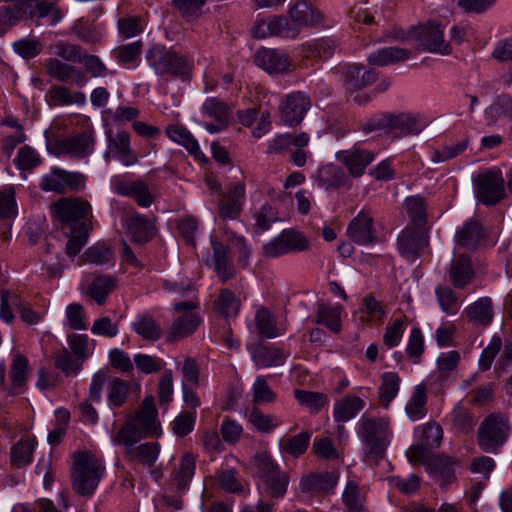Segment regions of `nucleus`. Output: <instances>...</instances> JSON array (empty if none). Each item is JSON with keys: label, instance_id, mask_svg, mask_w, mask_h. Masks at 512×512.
I'll list each match as a JSON object with an SVG mask.
<instances>
[{"label": "nucleus", "instance_id": "1", "mask_svg": "<svg viewBox=\"0 0 512 512\" xmlns=\"http://www.w3.org/2000/svg\"><path fill=\"white\" fill-rule=\"evenodd\" d=\"M51 209L68 238L66 253L75 257L86 245L92 231V206L80 198H61L53 203Z\"/></svg>", "mask_w": 512, "mask_h": 512}, {"label": "nucleus", "instance_id": "2", "mask_svg": "<svg viewBox=\"0 0 512 512\" xmlns=\"http://www.w3.org/2000/svg\"><path fill=\"white\" fill-rule=\"evenodd\" d=\"M104 472L103 461L89 451L74 454L72 481L74 490L90 497L96 490Z\"/></svg>", "mask_w": 512, "mask_h": 512}, {"label": "nucleus", "instance_id": "3", "mask_svg": "<svg viewBox=\"0 0 512 512\" xmlns=\"http://www.w3.org/2000/svg\"><path fill=\"white\" fill-rule=\"evenodd\" d=\"M511 430L509 417L503 412L487 415L479 425L477 443L486 453L496 454L506 443Z\"/></svg>", "mask_w": 512, "mask_h": 512}, {"label": "nucleus", "instance_id": "4", "mask_svg": "<svg viewBox=\"0 0 512 512\" xmlns=\"http://www.w3.org/2000/svg\"><path fill=\"white\" fill-rule=\"evenodd\" d=\"M357 433L371 454L383 457L392 436L388 418L363 415L357 423Z\"/></svg>", "mask_w": 512, "mask_h": 512}, {"label": "nucleus", "instance_id": "5", "mask_svg": "<svg viewBox=\"0 0 512 512\" xmlns=\"http://www.w3.org/2000/svg\"><path fill=\"white\" fill-rule=\"evenodd\" d=\"M445 25L439 20H429L413 28L412 33L423 49L440 55H449L452 52L451 44L444 39Z\"/></svg>", "mask_w": 512, "mask_h": 512}, {"label": "nucleus", "instance_id": "6", "mask_svg": "<svg viewBox=\"0 0 512 512\" xmlns=\"http://www.w3.org/2000/svg\"><path fill=\"white\" fill-rule=\"evenodd\" d=\"M252 33L256 38L281 37L295 39L301 31L292 18L287 15H272L266 19L256 20Z\"/></svg>", "mask_w": 512, "mask_h": 512}, {"label": "nucleus", "instance_id": "7", "mask_svg": "<svg viewBox=\"0 0 512 512\" xmlns=\"http://www.w3.org/2000/svg\"><path fill=\"white\" fill-rule=\"evenodd\" d=\"M309 248L306 237L293 229L283 230L279 235L263 245L266 257L277 258L291 252H301Z\"/></svg>", "mask_w": 512, "mask_h": 512}, {"label": "nucleus", "instance_id": "8", "mask_svg": "<svg viewBox=\"0 0 512 512\" xmlns=\"http://www.w3.org/2000/svg\"><path fill=\"white\" fill-rule=\"evenodd\" d=\"M201 114L210 121H203L201 126L210 134L224 131L232 119L229 105L216 97H208L201 106Z\"/></svg>", "mask_w": 512, "mask_h": 512}, {"label": "nucleus", "instance_id": "9", "mask_svg": "<svg viewBox=\"0 0 512 512\" xmlns=\"http://www.w3.org/2000/svg\"><path fill=\"white\" fill-rule=\"evenodd\" d=\"M346 233L358 245L367 246L376 243L378 238L371 210L361 209L350 221Z\"/></svg>", "mask_w": 512, "mask_h": 512}, {"label": "nucleus", "instance_id": "10", "mask_svg": "<svg viewBox=\"0 0 512 512\" xmlns=\"http://www.w3.org/2000/svg\"><path fill=\"white\" fill-rule=\"evenodd\" d=\"M428 246L429 236L422 228H407L398 236V250L411 263L421 257Z\"/></svg>", "mask_w": 512, "mask_h": 512}, {"label": "nucleus", "instance_id": "11", "mask_svg": "<svg viewBox=\"0 0 512 512\" xmlns=\"http://www.w3.org/2000/svg\"><path fill=\"white\" fill-rule=\"evenodd\" d=\"M0 36L25 18L34 17L35 0H0Z\"/></svg>", "mask_w": 512, "mask_h": 512}, {"label": "nucleus", "instance_id": "12", "mask_svg": "<svg viewBox=\"0 0 512 512\" xmlns=\"http://www.w3.org/2000/svg\"><path fill=\"white\" fill-rule=\"evenodd\" d=\"M311 107L309 97L300 91L289 93L279 106L280 118L285 125H299Z\"/></svg>", "mask_w": 512, "mask_h": 512}, {"label": "nucleus", "instance_id": "13", "mask_svg": "<svg viewBox=\"0 0 512 512\" xmlns=\"http://www.w3.org/2000/svg\"><path fill=\"white\" fill-rule=\"evenodd\" d=\"M475 188L479 201L485 205H494L504 197V179L499 171L478 175Z\"/></svg>", "mask_w": 512, "mask_h": 512}, {"label": "nucleus", "instance_id": "14", "mask_svg": "<svg viewBox=\"0 0 512 512\" xmlns=\"http://www.w3.org/2000/svg\"><path fill=\"white\" fill-rule=\"evenodd\" d=\"M335 73L348 91H356L372 85L378 78L374 69H365L357 64H344L337 67Z\"/></svg>", "mask_w": 512, "mask_h": 512}, {"label": "nucleus", "instance_id": "15", "mask_svg": "<svg viewBox=\"0 0 512 512\" xmlns=\"http://www.w3.org/2000/svg\"><path fill=\"white\" fill-rule=\"evenodd\" d=\"M94 148L95 136L93 129H86L57 142V149L60 154L77 159L88 157L94 152Z\"/></svg>", "mask_w": 512, "mask_h": 512}, {"label": "nucleus", "instance_id": "16", "mask_svg": "<svg viewBox=\"0 0 512 512\" xmlns=\"http://www.w3.org/2000/svg\"><path fill=\"white\" fill-rule=\"evenodd\" d=\"M255 63L269 74L287 73L294 68L289 55L281 49H260L255 54Z\"/></svg>", "mask_w": 512, "mask_h": 512}, {"label": "nucleus", "instance_id": "17", "mask_svg": "<svg viewBox=\"0 0 512 512\" xmlns=\"http://www.w3.org/2000/svg\"><path fill=\"white\" fill-rule=\"evenodd\" d=\"M123 228L130 239L138 244L150 241L155 235V226L143 214L133 211L121 220Z\"/></svg>", "mask_w": 512, "mask_h": 512}, {"label": "nucleus", "instance_id": "18", "mask_svg": "<svg viewBox=\"0 0 512 512\" xmlns=\"http://www.w3.org/2000/svg\"><path fill=\"white\" fill-rule=\"evenodd\" d=\"M47 73L60 82H70L71 84L83 87L88 79L86 73L58 58H50L46 62Z\"/></svg>", "mask_w": 512, "mask_h": 512}, {"label": "nucleus", "instance_id": "19", "mask_svg": "<svg viewBox=\"0 0 512 512\" xmlns=\"http://www.w3.org/2000/svg\"><path fill=\"white\" fill-rule=\"evenodd\" d=\"M337 159L343 163L351 176L358 178L363 175L366 167L374 161L375 153L360 147H352L349 150L339 152Z\"/></svg>", "mask_w": 512, "mask_h": 512}, {"label": "nucleus", "instance_id": "20", "mask_svg": "<svg viewBox=\"0 0 512 512\" xmlns=\"http://www.w3.org/2000/svg\"><path fill=\"white\" fill-rule=\"evenodd\" d=\"M108 148L124 166H132L138 162V156L131 147L130 134L127 131L119 130L109 135Z\"/></svg>", "mask_w": 512, "mask_h": 512}, {"label": "nucleus", "instance_id": "21", "mask_svg": "<svg viewBox=\"0 0 512 512\" xmlns=\"http://www.w3.org/2000/svg\"><path fill=\"white\" fill-rule=\"evenodd\" d=\"M448 274L455 288L462 289L467 286L475 275L470 257L464 253L455 251Z\"/></svg>", "mask_w": 512, "mask_h": 512}, {"label": "nucleus", "instance_id": "22", "mask_svg": "<svg viewBox=\"0 0 512 512\" xmlns=\"http://www.w3.org/2000/svg\"><path fill=\"white\" fill-rule=\"evenodd\" d=\"M338 483V475L333 472L312 473L301 478L299 489L302 493L316 495L330 493Z\"/></svg>", "mask_w": 512, "mask_h": 512}, {"label": "nucleus", "instance_id": "23", "mask_svg": "<svg viewBox=\"0 0 512 512\" xmlns=\"http://www.w3.org/2000/svg\"><path fill=\"white\" fill-rule=\"evenodd\" d=\"M245 201V186L236 183L231 186L219 202V215L222 219H236Z\"/></svg>", "mask_w": 512, "mask_h": 512}, {"label": "nucleus", "instance_id": "24", "mask_svg": "<svg viewBox=\"0 0 512 512\" xmlns=\"http://www.w3.org/2000/svg\"><path fill=\"white\" fill-rule=\"evenodd\" d=\"M366 406L364 396L347 394L334 403L333 418L337 423L354 419Z\"/></svg>", "mask_w": 512, "mask_h": 512}, {"label": "nucleus", "instance_id": "25", "mask_svg": "<svg viewBox=\"0 0 512 512\" xmlns=\"http://www.w3.org/2000/svg\"><path fill=\"white\" fill-rule=\"evenodd\" d=\"M288 14L301 32L303 28L316 26L322 21L321 12L306 0H297L289 7Z\"/></svg>", "mask_w": 512, "mask_h": 512}, {"label": "nucleus", "instance_id": "26", "mask_svg": "<svg viewBox=\"0 0 512 512\" xmlns=\"http://www.w3.org/2000/svg\"><path fill=\"white\" fill-rule=\"evenodd\" d=\"M385 135L397 139L407 135H416L422 131L421 123L409 115H387Z\"/></svg>", "mask_w": 512, "mask_h": 512}, {"label": "nucleus", "instance_id": "27", "mask_svg": "<svg viewBox=\"0 0 512 512\" xmlns=\"http://www.w3.org/2000/svg\"><path fill=\"white\" fill-rule=\"evenodd\" d=\"M131 421L139 427L145 436L158 435L159 423L157 421V411L153 396L144 398L141 410Z\"/></svg>", "mask_w": 512, "mask_h": 512}, {"label": "nucleus", "instance_id": "28", "mask_svg": "<svg viewBox=\"0 0 512 512\" xmlns=\"http://www.w3.org/2000/svg\"><path fill=\"white\" fill-rule=\"evenodd\" d=\"M30 372L31 369L27 357L21 354L14 355L8 373L13 393L22 394L26 391Z\"/></svg>", "mask_w": 512, "mask_h": 512}, {"label": "nucleus", "instance_id": "29", "mask_svg": "<svg viewBox=\"0 0 512 512\" xmlns=\"http://www.w3.org/2000/svg\"><path fill=\"white\" fill-rule=\"evenodd\" d=\"M288 356V352L275 345H260L252 352V359L259 369L281 366Z\"/></svg>", "mask_w": 512, "mask_h": 512}, {"label": "nucleus", "instance_id": "30", "mask_svg": "<svg viewBox=\"0 0 512 512\" xmlns=\"http://www.w3.org/2000/svg\"><path fill=\"white\" fill-rule=\"evenodd\" d=\"M487 125H497L512 120V97L508 94L498 95L484 111Z\"/></svg>", "mask_w": 512, "mask_h": 512}, {"label": "nucleus", "instance_id": "31", "mask_svg": "<svg viewBox=\"0 0 512 512\" xmlns=\"http://www.w3.org/2000/svg\"><path fill=\"white\" fill-rule=\"evenodd\" d=\"M315 181L319 187L326 190L351 186L348 176L334 164L320 167L315 175Z\"/></svg>", "mask_w": 512, "mask_h": 512}, {"label": "nucleus", "instance_id": "32", "mask_svg": "<svg viewBox=\"0 0 512 512\" xmlns=\"http://www.w3.org/2000/svg\"><path fill=\"white\" fill-rule=\"evenodd\" d=\"M211 245L214 254L215 271L220 280L225 283L235 275V267L230 260L229 250L212 236Z\"/></svg>", "mask_w": 512, "mask_h": 512}, {"label": "nucleus", "instance_id": "33", "mask_svg": "<svg viewBox=\"0 0 512 512\" xmlns=\"http://www.w3.org/2000/svg\"><path fill=\"white\" fill-rule=\"evenodd\" d=\"M357 314L359 315V320L364 324L381 325L384 322L387 311L384 305L370 294L363 299Z\"/></svg>", "mask_w": 512, "mask_h": 512}, {"label": "nucleus", "instance_id": "34", "mask_svg": "<svg viewBox=\"0 0 512 512\" xmlns=\"http://www.w3.org/2000/svg\"><path fill=\"white\" fill-rule=\"evenodd\" d=\"M458 462L446 455H438L430 460L431 474L441 486H447L455 480V467Z\"/></svg>", "mask_w": 512, "mask_h": 512}, {"label": "nucleus", "instance_id": "35", "mask_svg": "<svg viewBox=\"0 0 512 512\" xmlns=\"http://www.w3.org/2000/svg\"><path fill=\"white\" fill-rule=\"evenodd\" d=\"M411 56V50L400 47H384L370 53L367 60L370 64L384 67L403 62Z\"/></svg>", "mask_w": 512, "mask_h": 512}, {"label": "nucleus", "instance_id": "36", "mask_svg": "<svg viewBox=\"0 0 512 512\" xmlns=\"http://www.w3.org/2000/svg\"><path fill=\"white\" fill-rule=\"evenodd\" d=\"M161 446L158 442L142 443L126 453L128 461L141 464L147 468H151L156 463Z\"/></svg>", "mask_w": 512, "mask_h": 512}, {"label": "nucleus", "instance_id": "37", "mask_svg": "<svg viewBox=\"0 0 512 512\" xmlns=\"http://www.w3.org/2000/svg\"><path fill=\"white\" fill-rule=\"evenodd\" d=\"M166 134L171 141L183 146L195 159L204 157L198 141L184 126L169 125Z\"/></svg>", "mask_w": 512, "mask_h": 512}, {"label": "nucleus", "instance_id": "38", "mask_svg": "<svg viewBox=\"0 0 512 512\" xmlns=\"http://www.w3.org/2000/svg\"><path fill=\"white\" fill-rule=\"evenodd\" d=\"M427 387L424 383L416 385L406 403L405 412L411 421L423 419L427 414Z\"/></svg>", "mask_w": 512, "mask_h": 512}, {"label": "nucleus", "instance_id": "39", "mask_svg": "<svg viewBox=\"0 0 512 512\" xmlns=\"http://www.w3.org/2000/svg\"><path fill=\"white\" fill-rule=\"evenodd\" d=\"M142 46L140 40L120 45L112 50L113 58L124 67H137L141 61Z\"/></svg>", "mask_w": 512, "mask_h": 512}, {"label": "nucleus", "instance_id": "40", "mask_svg": "<svg viewBox=\"0 0 512 512\" xmlns=\"http://www.w3.org/2000/svg\"><path fill=\"white\" fill-rule=\"evenodd\" d=\"M132 330L147 341H157L162 336L159 323L149 314H139L131 323Z\"/></svg>", "mask_w": 512, "mask_h": 512}, {"label": "nucleus", "instance_id": "41", "mask_svg": "<svg viewBox=\"0 0 512 512\" xmlns=\"http://www.w3.org/2000/svg\"><path fill=\"white\" fill-rule=\"evenodd\" d=\"M342 312L343 306L340 304L333 306L319 304L316 315V322L326 326L333 333H338L341 330Z\"/></svg>", "mask_w": 512, "mask_h": 512}, {"label": "nucleus", "instance_id": "42", "mask_svg": "<svg viewBox=\"0 0 512 512\" xmlns=\"http://www.w3.org/2000/svg\"><path fill=\"white\" fill-rule=\"evenodd\" d=\"M175 51L163 45H153L146 52L149 67L158 75H166L167 64Z\"/></svg>", "mask_w": 512, "mask_h": 512}, {"label": "nucleus", "instance_id": "43", "mask_svg": "<svg viewBox=\"0 0 512 512\" xmlns=\"http://www.w3.org/2000/svg\"><path fill=\"white\" fill-rule=\"evenodd\" d=\"M448 420L454 430L460 433L467 434L473 430L476 425V419L470 410L457 404L448 415Z\"/></svg>", "mask_w": 512, "mask_h": 512}, {"label": "nucleus", "instance_id": "44", "mask_svg": "<svg viewBox=\"0 0 512 512\" xmlns=\"http://www.w3.org/2000/svg\"><path fill=\"white\" fill-rule=\"evenodd\" d=\"M195 468V457L191 453L185 454L171 474V479L178 489L184 490L188 486Z\"/></svg>", "mask_w": 512, "mask_h": 512}, {"label": "nucleus", "instance_id": "45", "mask_svg": "<svg viewBox=\"0 0 512 512\" xmlns=\"http://www.w3.org/2000/svg\"><path fill=\"white\" fill-rule=\"evenodd\" d=\"M199 323L200 320L194 313H184L174 320L168 340L175 341L191 335L197 329Z\"/></svg>", "mask_w": 512, "mask_h": 512}, {"label": "nucleus", "instance_id": "46", "mask_svg": "<svg viewBox=\"0 0 512 512\" xmlns=\"http://www.w3.org/2000/svg\"><path fill=\"white\" fill-rule=\"evenodd\" d=\"M401 379L395 372H384L381 376V383L378 388L380 403L387 407L397 396L400 389Z\"/></svg>", "mask_w": 512, "mask_h": 512}, {"label": "nucleus", "instance_id": "47", "mask_svg": "<svg viewBox=\"0 0 512 512\" xmlns=\"http://www.w3.org/2000/svg\"><path fill=\"white\" fill-rule=\"evenodd\" d=\"M465 311L469 319L478 325L487 326L493 319L492 302L488 297L479 298Z\"/></svg>", "mask_w": 512, "mask_h": 512}, {"label": "nucleus", "instance_id": "48", "mask_svg": "<svg viewBox=\"0 0 512 512\" xmlns=\"http://www.w3.org/2000/svg\"><path fill=\"white\" fill-rule=\"evenodd\" d=\"M144 437L146 436L139 427L129 420L111 439L114 444L122 445L126 454L130 448H134L135 444Z\"/></svg>", "mask_w": 512, "mask_h": 512}, {"label": "nucleus", "instance_id": "49", "mask_svg": "<svg viewBox=\"0 0 512 512\" xmlns=\"http://www.w3.org/2000/svg\"><path fill=\"white\" fill-rule=\"evenodd\" d=\"M167 64L166 75H171L182 81H189L194 67L193 60L187 56L174 52Z\"/></svg>", "mask_w": 512, "mask_h": 512}, {"label": "nucleus", "instance_id": "50", "mask_svg": "<svg viewBox=\"0 0 512 512\" xmlns=\"http://www.w3.org/2000/svg\"><path fill=\"white\" fill-rule=\"evenodd\" d=\"M115 279L110 275H98L95 276L92 283L89 285L87 293L88 295L102 305L105 303L109 293L115 288Z\"/></svg>", "mask_w": 512, "mask_h": 512}, {"label": "nucleus", "instance_id": "51", "mask_svg": "<svg viewBox=\"0 0 512 512\" xmlns=\"http://www.w3.org/2000/svg\"><path fill=\"white\" fill-rule=\"evenodd\" d=\"M483 232L477 221H467L455 235L457 245L465 248H474L482 239Z\"/></svg>", "mask_w": 512, "mask_h": 512}, {"label": "nucleus", "instance_id": "52", "mask_svg": "<svg viewBox=\"0 0 512 512\" xmlns=\"http://www.w3.org/2000/svg\"><path fill=\"white\" fill-rule=\"evenodd\" d=\"M434 294L443 313L447 315H456L458 313L460 303L452 288L446 285H437L435 287Z\"/></svg>", "mask_w": 512, "mask_h": 512}, {"label": "nucleus", "instance_id": "53", "mask_svg": "<svg viewBox=\"0 0 512 512\" xmlns=\"http://www.w3.org/2000/svg\"><path fill=\"white\" fill-rule=\"evenodd\" d=\"M294 397L301 406L309 409L311 414H317L328 404V397L321 392L295 389Z\"/></svg>", "mask_w": 512, "mask_h": 512}, {"label": "nucleus", "instance_id": "54", "mask_svg": "<svg viewBox=\"0 0 512 512\" xmlns=\"http://www.w3.org/2000/svg\"><path fill=\"white\" fill-rule=\"evenodd\" d=\"M108 406L111 408L124 405L129 396L128 383L120 378L111 379L106 388Z\"/></svg>", "mask_w": 512, "mask_h": 512}, {"label": "nucleus", "instance_id": "55", "mask_svg": "<svg viewBox=\"0 0 512 512\" xmlns=\"http://www.w3.org/2000/svg\"><path fill=\"white\" fill-rule=\"evenodd\" d=\"M255 323L259 334L267 338H276L282 335L286 328L281 326L278 328L272 318L271 313L266 308H260L255 315Z\"/></svg>", "mask_w": 512, "mask_h": 512}, {"label": "nucleus", "instance_id": "56", "mask_svg": "<svg viewBox=\"0 0 512 512\" xmlns=\"http://www.w3.org/2000/svg\"><path fill=\"white\" fill-rule=\"evenodd\" d=\"M250 395L255 406L273 403L277 399V394L270 388L263 376L256 377Z\"/></svg>", "mask_w": 512, "mask_h": 512}, {"label": "nucleus", "instance_id": "57", "mask_svg": "<svg viewBox=\"0 0 512 512\" xmlns=\"http://www.w3.org/2000/svg\"><path fill=\"white\" fill-rule=\"evenodd\" d=\"M311 434L308 431L288 438L285 442L280 443V449L283 453L289 454L294 458H298L304 454L309 446Z\"/></svg>", "mask_w": 512, "mask_h": 512}, {"label": "nucleus", "instance_id": "58", "mask_svg": "<svg viewBox=\"0 0 512 512\" xmlns=\"http://www.w3.org/2000/svg\"><path fill=\"white\" fill-rule=\"evenodd\" d=\"M264 490L273 499H282L287 492L289 476L281 471L263 480Z\"/></svg>", "mask_w": 512, "mask_h": 512}, {"label": "nucleus", "instance_id": "59", "mask_svg": "<svg viewBox=\"0 0 512 512\" xmlns=\"http://www.w3.org/2000/svg\"><path fill=\"white\" fill-rule=\"evenodd\" d=\"M342 501L348 512H364V497L360 493L357 482H347L342 493Z\"/></svg>", "mask_w": 512, "mask_h": 512}, {"label": "nucleus", "instance_id": "60", "mask_svg": "<svg viewBox=\"0 0 512 512\" xmlns=\"http://www.w3.org/2000/svg\"><path fill=\"white\" fill-rule=\"evenodd\" d=\"M42 163L41 156L31 146L24 145L21 147L14 159V164L21 171H31Z\"/></svg>", "mask_w": 512, "mask_h": 512}, {"label": "nucleus", "instance_id": "61", "mask_svg": "<svg viewBox=\"0 0 512 512\" xmlns=\"http://www.w3.org/2000/svg\"><path fill=\"white\" fill-rule=\"evenodd\" d=\"M248 419L262 433H270L281 424V421L276 416L265 414L257 407L252 408Z\"/></svg>", "mask_w": 512, "mask_h": 512}, {"label": "nucleus", "instance_id": "62", "mask_svg": "<svg viewBox=\"0 0 512 512\" xmlns=\"http://www.w3.org/2000/svg\"><path fill=\"white\" fill-rule=\"evenodd\" d=\"M82 260L84 263L107 265L114 262V256L110 248L104 244H96L84 252Z\"/></svg>", "mask_w": 512, "mask_h": 512}, {"label": "nucleus", "instance_id": "63", "mask_svg": "<svg viewBox=\"0 0 512 512\" xmlns=\"http://www.w3.org/2000/svg\"><path fill=\"white\" fill-rule=\"evenodd\" d=\"M217 311L224 317H235L240 310V301L236 298L233 292L224 289L220 292L216 302Z\"/></svg>", "mask_w": 512, "mask_h": 512}, {"label": "nucleus", "instance_id": "64", "mask_svg": "<svg viewBox=\"0 0 512 512\" xmlns=\"http://www.w3.org/2000/svg\"><path fill=\"white\" fill-rule=\"evenodd\" d=\"M406 328L407 322L404 318L395 319L385 329L383 334L384 345L388 349L398 346L403 338Z\"/></svg>", "mask_w": 512, "mask_h": 512}]
</instances>
